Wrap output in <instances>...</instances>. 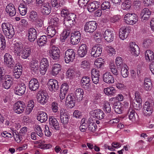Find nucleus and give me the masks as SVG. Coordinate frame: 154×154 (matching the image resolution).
I'll list each match as a JSON object with an SVG mask.
<instances>
[{"label":"nucleus","instance_id":"obj_13","mask_svg":"<svg viewBox=\"0 0 154 154\" xmlns=\"http://www.w3.org/2000/svg\"><path fill=\"white\" fill-rule=\"evenodd\" d=\"M48 87L50 91H56L59 88L58 82L55 79H50L48 82Z\"/></svg>","mask_w":154,"mask_h":154},{"label":"nucleus","instance_id":"obj_22","mask_svg":"<svg viewBox=\"0 0 154 154\" xmlns=\"http://www.w3.org/2000/svg\"><path fill=\"white\" fill-rule=\"evenodd\" d=\"M90 81V79L89 77L86 76L83 77L81 81V86L85 90L89 89L91 86Z\"/></svg>","mask_w":154,"mask_h":154},{"label":"nucleus","instance_id":"obj_4","mask_svg":"<svg viewBox=\"0 0 154 154\" xmlns=\"http://www.w3.org/2000/svg\"><path fill=\"white\" fill-rule=\"evenodd\" d=\"M75 53L74 51L72 49H68L65 52V61L66 63L72 62L75 59Z\"/></svg>","mask_w":154,"mask_h":154},{"label":"nucleus","instance_id":"obj_15","mask_svg":"<svg viewBox=\"0 0 154 154\" xmlns=\"http://www.w3.org/2000/svg\"><path fill=\"white\" fill-rule=\"evenodd\" d=\"M81 34L78 31H75L72 33L71 36V42L73 45L78 43L80 41Z\"/></svg>","mask_w":154,"mask_h":154},{"label":"nucleus","instance_id":"obj_36","mask_svg":"<svg viewBox=\"0 0 154 154\" xmlns=\"http://www.w3.org/2000/svg\"><path fill=\"white\" fill-rule=\"evenodd\" d=\"M37 119L38 121H40L41 122H44L47 120V115L44 112L39 111L38 112Z\"/></svg>","mask_w":154,"mask_h":154},{"label":"nucleus","instance_id":"obj_6","mask_svg":"<svg viewBox=\"0 0 154 154\" xmlns=\"http://www.w3.org/2000/svg\"><path fill=\"white\" fill-rule=\"evenodd\" d=\"M4 57L5 64L10 68H13L15 64V62L12 56L9 53H6L5 54Z\"/></svg>","mask_w":154,"mask_h":154},{"label":"nucleus","instance_id":"obj_41","mask_svg":"<svg viewBox=\"0 0 154 154\" xmlns=\"http://www.w3.org/2000/svg\"><path fill=\"white\" fill-rule=\"evenodd\" d=\"M104 93L108 96H113L116 92V90L113 87H110L104 89Z\"/></svg>","mask_w":154,"mask_h":154},{"label":"nucleus","instance_id":"obj_16","mask_svg":"<svg viewBox=\"0 0 154 154\" xmlns=\"http://www.w3.org/2000/svg\"><path fill=\"white\" fill-rule=\"evenodd\" d=\"M40 66V71L42 75H44L46 72L48 67L49 66V62L47 58H43L42 59Z\"/></svg>","mask_w":154,"mask_h":154},{"label":"nucleus","instance_id":"obj_7","mask_svg":"<svg viewBox=\"0 0 154 154\" xmlns=\"http://www.w3.org/2000/svg\"><path fill=\"white\" fill-rule=\"evenodd\" d=\"M97 24L95 21H90L87 22L84 26V30L86 32H92L97 28Z\"/></svg>","mask_w":154,"mask_h":154},{"label":"nucleus","instance_id":"obj_60","mask_svg":"<svg viewBox=\"0 0 154 154\" xmlns=\"http://www.w3.org/2000/svg\"><path fill=\"white\" fill-rule=\"evenodd\" d=\"M103 110L105 112L109 113L111 111V107L110 104L107 101L104 102L103 105Z\"/></svg>","mask_w":154,"mask_h":154},{"label":"nucleus","instance_id":"obj_24","mask_svg":"<svg viewBox=\"0 0 154 154\" xmlns=\"http://www.w3.org/2000/svg\"><path fill=\"white\" fill-rule=\"evenodd\" d=\"M30 66L33 74L37 73L38 72V63L35 59H33L30 63Z\"/></svg>","mask_w":154,"mask_h":154},{"label":"nucleus","instance_id":"obj_8","mask_svg":"<svg viewBox=\"0 0 154 154\" xmlns=\"http://www.w3.org/2000/svg\"><path fill=\"white\" fill-rule=\"evenodd\" d=\"M25 108V105L23 102L18 101L14 104V110L16 113L21 114L23 112Z\"/></svg>","mask_w":154,"mask_h":154},{"label":"nucleus","instance_id":"obj_37","mask_svg":"<svg viewBox=\"0 0 154 154\" xmlns=\"http://www.w3.org/2000/svg\"><path fill=\"white\" fill-rule=\"evenodd\" d=\"M51 7L50 4L48 2L43 4L41 11L44 14L48 15L51 12Z\"/></svg>","mask_w":154,"mask_h":154},{"label":"nucleus","instance_id":"obj_32","mask_svg":"<svg viewBox=\"0 0 154 154\" xmlns=\"http://www.w3.org/2000/svg\"><path fill=\"white\" fill-rule=\"evenodd\" d=\"M31 53V48L30 47H26L24 48L20 53L17 56H20L23 59H26L30 56Z\"/></svg>","mask_w":154,"mask_h":154},{"label":"nucleus","instance_id":"obj_17","mask_svg":"<svg viewBox=\"0 0 154 154\" xmlns=\"http://www.w3.org/2000/svg\"><path fill=\"white\" fill-rule=\"evenodd\" d=\"M50 128L54 130H59L60 129L59 124L56 118L54 117H50L49 119Z\"/></svg>","mask_w":154,"mask_h":154},{"label":"nucleus","instance_id":"obj_26","mask_svg":"<svg viewBox=\"0 0 154 154\" xmlns=\"http://www.w3.org/2000/svg\"><path fill=\"white\" fill-rule=\"evenodd\" d=\"M37 32L34 28H31L28 30V39L31 42H34L36 38Z\"/></svg>","mask_w":154,"mask_h":154},{"label":"nucleus","instance_id":"obj_55","mask_svg":"<svg viewBox=\"0 0 154 154\" xmlns=\"http://www.w3.org/2000/svg\"><path fill=\"white\" fill-rule=\"evenodd\" d=\"M103 60L101 58H99L97 59L94 62V65L97 68H100L103 64Z\"/></svg>","mask_w":154,"mask_h":154},{"label":"nucleus","instance_id":"obj_43","mask_svg":"<svg viewBox=\"0 0 154 154\" xmlns=\"http://www.w3.org/2000/svg\"><path fill=\"white\" fill-rule=\"evenodd\" d=\"M47 36L45 35L42 36L37 41V44L39 46H42L45 45L47 41Z\"/></svg>","mask_w":154,"mask_h":154},{"label":"nucleus","instance_id":"obj_63","mask_svg":"<svg viewBox=\"0 0 154 154\" xmlns=\"http://www.w3.org/2000/svg\"><path fill=\"white\" fill-rule=\"evenodd\" d=\"M69 85L67 84L64 83L62 85L60 91L62 92L67 93L69 90Z\"/></svg>","mask_w":154,"mask_h":154},{"label":"nucleus","instance_id":"obj_61","mask_svg":"<svg viewBox=\"0 0 154 154\" xmlns=\"http://www.w3.org/2000/svg\"><path fill=\"white\" fill-rule=\"evenodd\" d=\"M51 4L54 9L58 8L61 7V5L58 0H51Z\"/></svg>","mask_w":154,"mask_h":154},{"label":"nucleus","instance_id":"obj_49","mask_svg":"<svg viewBox=\"0 0 154 154\" xmlns=\"http://www.w3.org/2000/svg\"><path fill=\"white\" fill-rule=\"evenodd\" d=\"M109 68L112 73L115 75H119L118 71L114 63H111L109 65Z\"/></svg>","mask_w":154,"mask_h":154},{"label":"nucleus","instance_id":"obj_30","mask_svg":"<svg viewBox=\"0 0 154 154\" xmlns=\"http://www.w3.org/2000/svg\"><path fill=\"white\" fill-rule=\"evenodd\" d=\"M88 49L86 44H82L78 51L79 56L81 57H84L87 54Z\"/></svg>","mask_w":154,"mask_h":154},{"label":"nucleus","instance_id":"obj_21","mask_svg":"<svg viewBox=\"0 0 154 154\" xmlns=\"http://www.w3.org/2000/svg\"><path fill=\"white\" fill-rule=\"evenodd\" d=\"M39 87V82L38 80L35 78L31 79L29 83V89L32 91H35Z\"/></svg>","mask_w":154,"mask_h":154},{"label":"nucleus","instance_id":"obj_5","mask_svg":"<svg viewBox=\"0 0 154 154\" xmlns=\"http://www.w3.org/2000/svg\"><path fill=\"white\" fill-rule=\"evenodd\" d=\"M47 97L46 92L41 90L38 92L36 96L37 102L42 105H44L47 101Z\"/></svg>","mask_w":154,"mask_h":154},{"label":"nucleus","instance_id":"obj_40","mask_svg":"<svg viewBox=\"0 0 154 154\" xmlns=\"http://www.w3.org/2000/svg\"><path fill=\"white\" fill-rule=\"evenodd\" d=\"M145 57L146 60L148 62H150L154 58L153 53L150 50H147L145 53Z\"/></svg>","mask_w":154,"mask_h":154},{"label":"nucleus","instance_id":"obj_14","mask_svg":"<svg viewBox=\"0 0 154 154\" xmlns=\"http://www.w3.org/2000/svg\"><path fill=\"white\" fill-rule=\"evenodd\" d=\"M90 113L91 116L99 120L103 119L104 116V114L103 111L99 109L92 110Z\"/></svg>","mask_w":154,"mask_h":154},{"label":"nucleus","instance_id":"obj_35","mask_svg":"<svg viewBox=\"0 0 154 154\" xmlns=\"http://www.w3.org/2000/svg\"><path fill=\"white\" fill-rule=\"evenodd\" d=\"M100 6V2L94 1L88 4V9L89 12H92L97 9Z\"/></svg>","mask_w":154,"mask_h":154},{"label":"nucleus","instance_id":"obj_9","mask_svg":"<svg viewBox=\"0 0 154 154\" xmlns=\"http://www.w3.org/2000/svg\"><path fill=\"white\" fill-rule=\"evenodd\" d=\"M26 90L25 85L23 83L20 82L16 87H15L14 91L16 95L22 96L25 93Z\"/></svg>","mask_w":154,"mask_h":154},{"label":"nucleus","instance_id":"obj_56","mask_svg":"<svg viewBox=\"0 0 154 154\" xmlns=\"http://www.w3.org/2000/svg\"><path fill=\"white\" fill-rule=\"evenodd\" d=\"M116 64L118 68H120L124 66V64H126L123 63L121 57H118L116 59Z\"/></svg>","mask_w":154,"mask_h":154},{"label":"nucleus","instance_id":"obj_18","mask_svg":"<svg viewBox=\"0 0 154 154\" xmlns=\"http://www.w3.org/2000/svg\"><path fill=\"white\" fill-rule=\"evenodd\" d=\"M128 114L129 119L134 123L137 122L138 120L139 117L135 110L132 108H130L128 110Z\"/></svg>","mask_w":154,"mask_h":154},{"label":"nucleus","instance_id":"obj_34","mask_svg":"<svg viewBox=\"0 0 154 154\" xmlns=\"http://www.w3.org/2000/svg\"><path fill=\"white\" fill-rule=\"evenodd\" d=\"M103 79L105 82L109 84L113 83L114 82V78L109 72H107L103 75Z\"/></svg>","mask_w":154,"mask_h":154},{"label":"nucleus","instance_id":"obj_39","mask_svg":"<svg viewBox=\"0 0 154 154\" xmlns=\"http://www.w3.org/2000/svg\"><path fill=\"white\" fill-rule=\"evenodd\" d=\"M152 88V84L151 79L148 78L145 79L143 84V88L146 91H149L151 90Z\"/></svg>","mask_w":154,"mask_h":154},{"label":"nucleus","instance_id":"obj_52","mask_svg":"<svg viewBox=\"0 0 154 154\" xmlns=\"http://www.w3.org/2000/svg\"><path fill=\"white\" fill-rule=\"evenodd\" d=\"M102 10L108 11L110 8V2L108 1H105L102 3L101 7Z\"/></svg>","mask_w":154,"mask_h":154},{"label":"nucleus","instance_id":"obj_11","mask_svg":"<svg viewBox=\"0 0 154 154\" xmlns=\"http://www.w3.org/2000/svg\"><path fill=\"white\" fill-rule=\"evenodd\" d=\"M102 48L100 44L94 46L91 49V54L94 57H97L100 56L102 52Z\"/></svg>","mask_w":154,"mask_h":154},{"label":"nucleus","instance_id":"obj_10","mask_svg":"<svg viewBox=\"0 0 154 154\" xmlns=\"http://www.w3.org/2000/svg\"><path fill=\"white\" fill-rule=\"evenodd\" d=\"M153 112L152 104L149 102H145L143 107V112L144 116H149Z\"/></svg>","mask_w":154,"mask_h":154},{"label":"nucleus","instance_id":"obj_12","mask_svg":"<svg viewBox=\"0 0 154 154\" xmlns=\"http://www.w3.org/2000/svg\"><path fill=\"white\" fill-rule=\"evenodd\" d=\"M151 14V11L148 8H145L143 9L140 14L141 20L145 22L148 20Z\"/></svg>","mask_w":154,"mask_h":154},{"label":"nucleus","instance_id":"obj_20","mask_svg":"<svg viewBox=\"0 0 154 154\" xmlns=\"http://www.w3.org/2000/svg\"><path fill=\"white\" fill-rule=\"evenodd\" d=\"M48 21L51 26L60 28L59 19L57 17H53L51 14L48 17Z\"/></svg>","mask_w":154,"mask_h":154},{"label":"nucleus","instance_id":"obj_58","mask_svg":"<svg viewBox=\"0 0 154 154\" xmlns=\"http://www.w3.org/2000/svg\"><path fill=\"white\" fill-rule=\"evenodd\" d=\"M70 34V32L68 30H67L66 29L64 30L62 33L61 39L62 42H64V40L66 39L69 35Z\"/></svg>","mask_w":154,"mask_h":154},{"label":"nucleus","instance_id":"obj_23","mask_svg":"<svg viewBox=\"0 0 154 154\" xmlns=\"http://www.w3.org/2000/svg\"><path fill=\"white\" fill-rule=\"evenodd\" d=\"M130 47L131 54L134 56H138L140 53V50L137 45L135 43L131 42L130 44Z\"/></svg>","mask_w":154,"mask_h":154},{"label":"nucleus","instance_id":"obj_57","mask_svg":"<svg viewBox=\"0 0 154 154\" xmlns=\"http://www.w3.org/2000/svg\"><path fill=\"white\" fill-rule=\"evenodd\" d=\"M29 18L31 20L35 21L38 19L37 12L34 11H32L29 14Z\"/></svg>","mask_w":154,"mask_h":154},{"label":"nucleus","instance_id":"obj_44","mask_svg":"<svg viewBox=\"0 0 154 154\" xmlns=\"http://www.w3.org/2000/svg\"><path fill=\"white\" fill-rule=\"evenodd\" d=\"M6 31L4 33L6 37L9 39L12 38L14 35V31L13 27Z\"/></svg>","mask_w":154,"mask_h":154},{"label":"nucleus","instance_id":"obj_48","mask_svg":"<svg viewBox=\"0 0 154 154\" xmlns=\"http://www.w3.org/2000/svg\"><path fill=\"white\" fill-rule=\"evenodd\" d=\"M18 9L20 14L21 15L24 16L26 14L27 10L25 5L23 4H20L18 8Z\"/></svg>","mask_w":154,"mask_h":154},{"label":"nucleus","instance_id":"obj_2","mask_svg":"<svg viewBox=\"0 0 154 154\" xmlns=\"http://www.w3.org/2000/svg\"><path fill=\"white\" fill-rule=\"evenodd\" d=\"M125 22L127 24L133 25L137 21V15L135 14L128 13L125 15L124 18Z\"/></svg>","mask_w":154,"mask_h":154},{"label":"nucleus","instance_id":"obj_29","mask_svg":"<svg viewBox=\"0 0 154 154\" xmlns=\"http://www.w3.org/2000/svg\"><path fill=\"white\" fill-rule=\"evenodd\" d=\"M103 36L105 39L109 42H111L114 39V34L113 32L109 29L105 31Z\"/></svg>","mask_w":154,"mask_h":154},{"label":"nucleus","instance_id":"obj_54","mask_svg":"<svg viewBox=\"0 0 154 154\" xmlns=\"http://www.w3.org/2000/svg\"><path fill=\"white\" fill-rule=\"evenodd\" d=\"M96 127L97 126L96 124L92 122H90L87 127L88 131H89L91 132H94L96 131Z\"/></svg>","mask_w":154,"mask_h":154},{"label":"nucleus","instance_id":"obj_47","mask_svg":"<svg viewBox=\"0 0 154 154\" xmlns=\"http://www.w3.org/2000/svg\"><path fill=\"white\" fill-rule=\"evenodd\" d=\"M64 24L68 29H69L75 23V21L69 19H64Z\"/></svg>","mask_w":154,"mask_h":154},{"label":"nucleus","instance_id":"obj_3","mask_svg":"<svg viewBox=\"0 0 154 154\" xmlns=\"http://www.w3.org/2000/svg\"><path fill=\"white\" fill-rule=\"evenodd\" d=\"M49 53L50 56L53 59L56 60H59L60 57V51L58 47L53 45L49 50Z\"/></svg>","mask_w":154,"mask_h":154},{"label":"nucleus","instance_id":"obj_27","mask_svg":"<svg viewBox=\"0 0 154 154\" xmlns=\"http://www.w3.org/2000/svg\"><path fill=\"white\" fill-rule=\"evenodd\" d=\"M60 28H56V27L51 26H49L46 31V33L49 38H52L55 35L58 31V30Z\"/></svg>","mask_w":154,"mask_h":154},{"label":"nucleus","instance_id":"obj_51","mask_svg":"<svg viewBox=\"0 0 154 154\" xmlns=\"http://www.w3.org/2000/svg\"><path fill=\"white\" fill-rule=\"evenodd\" d=\"M6 42L5 37L0 33V49L4 50L6 47Z\"/></svg>","mask_w":154,"mask_h":154},{"label":"nucleus","instance_id":"obj_45","mask_svg":"<svg viewBox=\"0 0 154 154\" xmlns=\"http://www.w3.org/2000/svg\"><path fill=\"white\" fill-rule=\"evenodd\" d=\"M13 26L9 23H3L2 24V28L3 33L9 29L12 28Z\"/></svg>","mask_w":154,"mask_h":154},{"label":"nucleus","instance_id":"obj_62","mask_svg":"<svg viewBox=\"0 0 154 154\" xmlns=\"http://www.w3.org/2000/svg\"><path fill=\"white\" fill-rule=\"evenodd\" d=\"M35 131L38 134L40 137H42L43 134L42 132V129L40 126L36 125L35 127Z\"/></svg>","mask_w":154,"mask_h":154},{"label":"nucleus","instance_id":"obj_64","mask_svg":"<svg viewBox=\"0 0 154 154\" xmlns=\"http://www.w3.org/2000/svg\"><path fill=\"white\" fill-rule=\"evenodd\" d=\"M106 50L107 51V52L111 55H113L114 54H115V49H114L112 47L110 46H106L105 47Z\"/></svg>","mask_w":154,"mask_h":154},{"label":"nucleus","instance_id":"obj_1","mask_svg":"<svg viewBox=\"0 0 154 154\" xmlns=\"http://www.w3.org/2000/svg\"><path fill=\"white\" fill-rule=\"evenodd\" d=\"M27 128L24 127L20 130L19 132L16 130L13 131L14 139L17 143H20L23 139L27 131Z\"/></svg>","mask_w":154,"mask_h":154},{"label":"nucleus","instance_id":"obj_28","mask_svg":"<svg viewBox=\"0 0 154 154\" xmlns=\"http://www.w3.org/2000/svg\"><path fill=\"white\" fill-rule=\"evenodd\" d=\"M60 118L61 122L63 124H66L68 122L69 117L64 109L61 110Z\"/></svg>","mask_w":154,"mask_h":154},{"label":"nucleus","instance_id":"obj_38","mask_svg":"<svg viewBox=\"0 0 154 154\" xmlns=\"http://www.w3.org/2000/svg\"><path fill=\"white\" fill-rule=\"evenodd\" d=\"M128 28L125 26L122 27L120 29L119 34L121 39L124 40L127 37L128 35Z\"/></svg>","mask_w":154,"mask_h":154},{"label":"nucleus","instance_id":"obj_42","mask_svg":"<svg viewBox=\"0 0 154 154\" xmlns=\"http://www.w3.org/2000/svg\"><path fill=\"white\" fill-rule=\"evenodd\" d=\"M61 66L60 64L58 63L54 64L52 67V72L53 75H56L57 74L61 69Z\"/></svg>","mask_w":154,"mask_h":154},{"label":"nucleus","instance_id":"obj_31","mask_svg":"<svg viewBox=\"0 0 154 154\" xmlns=\"http://www.w3.org/2000/svg\"><path fill=\"white\" fill-rule=\"evenodd\" d=\"M6 11L9 14L10 16H13L16 15V10L14 5L12 3L8 4L6 7Z\"/></svg>","mask_w":154,"mask_h":154},{"label":"nucleus","instance_id":"obj_19","mask_svg":"<svg viewBox=\"0 0 154 154\" xmlns=\"http://www.w3.org/2000/svg\"><path fill=\"white\" fill-rule=\"evenodd\" d=\"M14 51V54L17 56L24 48L23 44L21 42H16L13 44Z\"/></svg>","mask_w":154,"mask_h":154},{"label":"nucleus","instance_id":"obj_53","mask_svg":"<svg viewBox=\"0 0 154 154\" xmlns=\"http://www.w3.org/2000/svg\"><path fill=\"white\" fill-rule=\"evenodd\" d=\"M118 103L120 104L119 102L118 103H114V109L115 112L118 114H121L122 113V109L121 106L118 105Z\"/></svg>","mask_w":154,"mask_h":154},{"label":"nucleus","instance_id":"obj_50","mask_svg":"<svg viewBox=\"0 0 154 154\" xmlns=\"http://www.w3.org/2000/svg\"><path fill=\"white\" fill-rule=\"evenodd\" d=\"M90 63L88 61L83 60L81 62L80 66L81 69H86L90 68Z\"/></svg>","mask_w":154,"mask_h":154},{"label":"nucleus","instance_id":"obj_33","mask_svg":"<svg viewBox=\"0 0 154 154\" xmlns=\"http://www.w3.org/2000/svg\"><path fill=\"white\" fill-rule=\"evenodd\" d=\"M75 100L73 93H71L68 95L66 102V103H68V105L69 108H71L74 106Z\"/></svg>","mask_w":154,"mask_h":154},{"label":"nucleus","instance_id":"obj_25","mask_svg":"<svg viewBox=\"0 0 154 154\" xmlns=\"http://www.w3.org/2000/svg\"><path fill=\"white\" fill-rule=\"evenodd\" d=\"M84 93L83 90L81 88L77 89L74 91L73 96L75 99L78 102L81 101L83 99Z\"/></svg>","mask_w":154,"mask_h":154},{"label":"nucleus","instance_id":"obj_59","mask_svg":"<svg viewBox=\"0 0 154 154\" xmlns=\"http://www.w3.org/2000/svg\"><path fill=\"white\" fill-rule=\"evenodd\" d=\"M141 102L135 101L132 104L134 108L137 110H139L141 108Z\"/></svg>","mask_w":154,"mask_h":154},{"label":"nucleus","instance_id":"obj_46","mask_svg":"<svg viewBox=\"0 0 154 154\" xmlns=\"http://www.w3.org/2000/svg\"><path fill=\"white\" fill-rule=\"evenodd\" d=\"M127 66L126 64H124V66L121 67V73L122 76L123 77L126 78L128 75V71L127 69Z\"/></svg>","mask_w":154,"mask_h":154}]
</instances>
